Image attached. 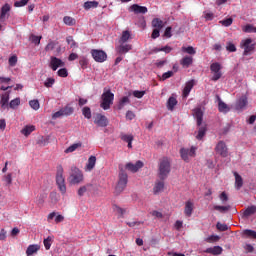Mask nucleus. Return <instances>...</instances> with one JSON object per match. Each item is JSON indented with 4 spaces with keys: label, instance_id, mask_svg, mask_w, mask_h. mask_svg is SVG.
Returning <instances> with one entry per match:
<instances>
[{
    "label": "nucleus",
    "instance_id": "22",
    "mask_svg": "<svg viewBox=\"0 0 256 256\" xmlns=\"http://www.w3.org/2000/svg\"><path fill=\"white\" fill-rule=\"evenodd\" d=\"M204 253H209L210 255H221L223 253V248L221 246H214L207 248Z\"/></svg>",
    "mask_w": 256,
    "mask_h": 256
},
{
    "label": "nucleus",
    "instance_id": "35",
    "mask_svg": "<svg viewBox=\"0 0 256 256\" xmlns=\"http://www.w3.org/2000/svg\"><path fill=\"white\" fill-rule=\"evenodd\" d=\"M256 213V206L255 205H252V206H249L243 213V217H251V215H255Z\"/></svg>",
    "mask_w": 256,
    "mask_h": 256
},
{
    "label": "nucleus",
    "instance_id": "8",
    "mask_svg": "<svg viewBox=\"0 0 256 256\" xmlns=\"http://www.w3.org/2000/svg\"><path fill=\"white\" fill-rule=\"evenodd\" d=\"M91 55L96 63H105L107 61V53L103 50L92 49Z\"/></svg>",
    "mask_w": 256,
    "mask_h": 256
},
{
    "label": "nucleus",
    "instance_id": "40",
    "mask_svg": "<svg viewBox=\"0 0 256 256\" xmlns=\"http://www.w3.org/2000/svg\"><path fill=\"white\" fill-rule=\"evenodd\" d=\"M41 39H43L42 36H37L35 34H31L29 37V40L31 43H34V45H41Z\"/></svg>",
    "mask_w": 256,
    "mask_h": 256
},
{
    "label": "nucleus",
    "instance_id": "2",
    "mask_svg": "<svg viewBox=\"0 0 256 256\" xmlns=\"http://www.w3.org/2000/svg\"><path fill=\"white\" fill-rule=\"evenodd\" d=\"M101 99L102 102L100 104V107L104 109V111H107L108 109H111V106L113 105V101L115 100V94H113L110 89H104Z\"/></svg>",
    "mask_w": 256,
    "mask_h": 256
},
{
    "label": "nucleus",
    "instance_id": "13",
    "mask_svg": "<svg viewBox=\"0 0 256 256\" xmlns=\"http://www.w3.org/2000/svg\"><path fill=\"white\" fill-rule=\"evenodd\" d=\"M125 167L128 171H131V173H137V171H139V169H142L143 162H141V160H138L135 164L129 162L126 164Z\"/></svg>",
    "mask_w": 256,
    "mask_h": 256
},
{
    "label": "nucleus",
    "instance_id": "51",
    "mask_svg": "<svg viewBox=\"0 0 256 256\" xmlns=\"http://www.w3.org/2000/svg\"><path fill=\"white\" fill-rule=\"evenodd\" d=\"M243 233H244V235L246 237H250L251 239H256V232H255V230L246 229V230H244Z\"/></svg>",
    "mask_w": 256,
    "mask_h": 256
},
{
    "label": "nucleus",
    "instance_id": "24",
    "mask_svg": "<svg viewBox=\"0 0 256 256\" xmlns=\"http://www.w3.org/2000/svg\"><path fill=\"white\" fill-rule=\"evenodd\" d=\"M233 175L235 177V187L239 191V189L243 187V177H241L237 172H233Z\"/></svg>",
    "mask_w": 256,
    "mask_h": 256
},
{
    "label": "nucleus",
    "instance_id": "6",
    "mask_svg": "<svg viewBox=\"0 0 256 256\" xmlns=\"http://www.w3.org/2000/svg\"><path fill=\"white\" fill-rule=\"evenodd\" d=\"M83 181V172L77 167L71 168L70 183L72 185H79Z\"/></svg>",
    "mask_w": 256,
    "mask_h": 256
},
{
    "label": "nucleus",
    "instance_id": "11",
    "mask_svg": "<svg viewBox=\"0 0 256 256\" xmlns=\"http://www.w3.org/2000/svg\"><path fill=\"white\" fill-rule=\"evenodd\" d=\"M94 124L97 125V127H107V125H109V119H107L105 115L98 113L94 117Z\"/></svg>",
    "mask_w": 256,
    "mask_h": 256
},
{
    "label": "nucleus",
    "instance_id": "42",
    "mask_svg": "<svg viewBox=\"0 0 256 256\" xmlns=\"http://www.w3.org/2000/svg\"><path fill=\"white\" fill-rule=\"evenodd\" d=\"M242 31L244 33H256V27L253 26L252 24H247L242 28Z\"/></svg>",
    "mask_w": 256,
    "mask_h": 256
},
{
    "label": "nucleus",
    "instance_id": "29",
    "mask_svg": "<svg viewBox=\"0 0 256 256\" xmlns=\"http://www.w3.org/2000/svg\"><path fill=\"white\" fill-rule=\"evenodd\" d=\"M91 187H93L92 184H86L78 189V195L79 197H83L87 193V191H91Z\"/></svg>",
    "mask_w": 256,
    "mask_h": 256
},
{
    "label": "nucleus",
    "instance_id": "4",
    "mask_svg": "<svg viewBox=\"0 0 256 256\" xmlns=\"http://www.w3.org/2000/svg\"><path fill=\"white\" fill-rule=\"evenodd\" d=\"M129 181V176L125 170L121 169L118 175V183L116 185V192L123 193L125 191V187H127V183Z\"/></svg>",
    "mask_w": 256,
    "mask_h": 256
},
{
    "label": "nucleus",
    "instance_id": "59",
    "mask_svg": "<svg viewBox=\"0 0 256 256\" xmlns=\"http://www.w3.org/2000/svg\"><path fill=\"white\" fill-rule=\"evenodd\" d=\"M29 3V0H20L14 3V7H25Z\"/></svg>",
    "mask_w": 256,
    "mask_h": 256
},
{
    "label": "nucleus",
    "instance_id": "10",
    "mask_svg": "<svg viewBox=\"0 0 256 256\" xmlns=\"http://www.w3.org/2000/svg\"><path fill=\"white\" fill-rule=\"evenodd\" d=\"M210 70L212 71V73H214L213 77H212V81H219L220 77H222V73H221V64L215 62L212 63L210 65Z\"/></svg>",
    "mask_w": 256,
    "mask_h": 256
},
{
    "label": "nucleus",
    "instance_id": "46",
    "mask_svg": "<svg viewBox=\"0 0 256 256\" xmlns=\"http://www.w3.org/2000/svg\"><path fill=\"white\" fill-rule=\"evenodd\" d=\"M127 103H130L129 97L127 96L122 97L121 100L119 101L118 109L119 110L123 109V107H125V104Z\"/></svg>",
    "mask_w": 256,
    "mask_h": 256
},
{
    "label": "nucleus",
    "instance_id": "49",
    "mask_svg": "<svg viewBox=\"0 0 256 256\" xmlns=\"http://www.w3.org/2000/svg\"><path fill=\"white\" fill-rule=\"evenodd\" d=\"M19 105H21V99L19 98H15L9 103V107L11 109H15L16 107H19Z\"/></svg>",
    "mask_w": 256,
    "mask_h": 256
},
{
    "label": "nucleus",
    "instance_id": "9",
    "mask_svg": "<svg viewBox=\"0 0 256 256\" xmlns=\"http://www.w3.org/2000/svg\"><path fill=\"white\" fill-rule=\"evenodd\" d=\"M215 151L217 155H220V157H227L229 155V149L227 148V144L223 140H220L216 144Z\"/></svg>",
    "mask_w": 256,
    "mask_h": 256
},
{
    "label": "nucleus",
    "instance_id": "34",
    "mask_svg": "<svg viewBox=\"0 0 256 256\" xmlns=\"http://www.w3.org/2000/svg\"><path fill=\"white\" fill-rule=\"evenodd\" d=\"M218 111H220V113H229L230 109H229V106H227V104L225 102L219 100Z\"/></svg>",
    "mask_w": 256,
    "mask_h": 256
},
{
    "label": "nucleus",
    "instance_id": "57",
    "mask_svg": "<svg viewBox=\"0 0 256 256\" xmlns=\"http://www.w3.org/2000/svg\"><path fill=\"white\" fill-rule=\"evenodd\" d=\"M206 243H216L219 241V236L211 235L205 239Z\"/></svg>",
    "mask_w": 256,
    "mask_h": 256
},
{
    "label": "nucleus",
    "instance_id": "38",
    "mask_svg": "<svg viewBox=\"0 0 256 256\" xmlns=\"http://www.w3.org/2000/svg\"><path fill=\"white\" fill-rule=\"evenodd\" d=\"M60 110H62L64 117H69V115H73V112L75 111V109H73V107H71L70 105H66Z\"/></svg>",
    "mask_w": 256,
    "mask_h": 256
},
{
    "label": "nucleus",
    "instance_id": "37",
    "mask_svg": "<svg viewBox=\"0 0 256 256\" xmlns=\"http://www.w3.org/2000/svg\"><path fill=\"white\" fill-rule=\"evenodd\" d=\"M152 27H154L155 29H163L164 24H163V20L159 19V18H154L152 20Z\"/></svg>",
    "mask_w": 256,
    "mask_h": 256
},
{
    "label": "nucleus",
    "instance_id": "3",
    "mask_svg": "<svg viewBox=\"0 0 256 256\" xmlns=\"http://www.w3.org/2000/svg\"><path fill=\"white\" fill-rule=\"evenodd\" d=\"M56 185L61 195L67 193V184H65V176H63V166H57Z\"/></svg>",
    "mask_w": 256,
    "mask_h": 256
},
{
    "label": "nucleus",
    "instance_id": "33",
    "mask_svg": "<svg viewBox=\"0 0 256 256\" xmlns=\"http://www.w3.org/2000/svg\"><path fill=\"white\" fill-rule=\"evenodd\" d=\"M0 105L2 109H5L9 105V93L6 92L1 96Z\"/></svg>",
    "mask_w": 256,
    "mask_h": 256
},
{
    "label": "nucleus",
    "instance_id": "20",
    "mask_svg": "<svg viewBox=\"0 0 256 256\" xmlns=\"http://www.w3.org/2000/svg\"><path fill=\"white\" fill-rule=\"evenodd\" d=\"M163 189H165V182H164V180L156 181V183L154 185V188H153L154 195H157V194L161 193V191H163Z\"/></svg>",
    "mask_w": 256,
    "mask_h": 256
},
{
    "label": "nucleus",
    "instance_id": "48",
    "mask_svg": "<svg viewBox=\"0 0 256 256\" xmlns=\"http://www.w3.org/2000/svg\"><path fill=\"white\" fill-rule=\"evenodd\" d=\"M226 51H229V53H235L237 51V47L233 42H227L226 43Z\"/></svg>",
    "mask_w": 256,
    "mask_h": 256
},
{
    "label": "nucleus",
    "instance_id": "41",
    "mask_svg": "<svg viewBox=\"0 0 256 256\" xmlns=\"http://www.w3.org/2000/svg\"><path fill=\"white\" fill-rule=\"evenodd\" d=\"M181 51L183 53H187L188 55H195V53H197V51L195 50V48H193V46H188V47L183 46L181 48Z\"/></svg>",
    "mask_w": 256,
    "mask_h": 256
},
{
    "label": "nucleus",
    "instance_id": "55",
    "mask_svg": "<svg viewBox=\"0 0 256 256\" xmlns=\"http://www.w3.org/2000/svg\"><path fill=\"white\" fill-rule=\"evenodd\" d=\"M220 24L223 25V27H231V25H233V18L222 20L220 21Z\"/></svg>",
    "mask_w": 256,
    "mask_h": 256
},
{
    "label": "nucleus",
    "instance_id": "64",
    "mask_svg": "<svg viewBox=\"0 0 256 256\" xmlns=\"http://www.w3.org/2000/svg\"><path fill=\"white\" fill-rule=\"evenodd\" d=\"M244 249H245L246 253H253L255 251V248L251 244H246L244 246Z\"/></svg>",
    "mask_w": 256,
    "mask_h": 256
},
{
    "label": "nucleus",
    "instance_id": "58",
    "mask_svg": "<svg viewBox=\"0 0 256 256\" xmlns=\"http://www.w3.org/2000/svg\"><path fill=\"white\" fill-rule=\"evenodd\" d=\"M171 77H173V71H168L162 75L161 80L166 81V79H171Z\"/></svg>",
    "mask_w": 256,
    "mask_h": 256
},
{
    "label": "nucleus",
    "instance_id": "36",
    "mask_svg": "<svg viewBox=\"0 0 256 256\" xmlns=\"http://www.w3.org/2000/svg\"><path fill=\"white\" fill-rule=\"evenodd\" d=\"M79 147H83V143L78 142V143H74L71 146H69L66 150L65 153H73L74 151H77V149H79Z\"/></svg>",
    "mask_w": 256,
    "mask_h": 256
},
{
    "label": "nucleus",
    "instance_id": "5",
    "mask_svg": "<svg viewBox=\"0 0 256 256\" xmlns=\"http://www.w3.org/2000/svg\"><path fill=\"white\" fill-rule=\"evenodd\" d=\"M180 157L185 163H189L191 161V157H197V147L192 146L189 148H181L180 149Z\"/></svg>",
    "mask_w": 256,
    "mask_h": 256
},
{
    "label": "nucleus",
    "instance_id": "21",
    "mask_svg": "<svg viewBox=\"0 0 256 256\" xmlns=\"http://www.w3.org/2000/svg\"><path fill=\"white\" fill-rule=\"evenodd\" d=\"M9 11H11V6L9 4H5L4 6H2L0 12L1 21H4V19H7L9 17Z\"/></svg>",
    "mask_w": 256,
    "mask_h": 256
},
{
    "label": "nucleus",
    "instance_id": "12",
    "mask_svg": "<svg viewBox=\"0 0 256 256\" xmlns=\"http://www.w3.org/2000/svg\"><path fill=\"white\" fill-rule=\"evenodd\" d=\"M59 67H65V62L55 56H52L50 58V68L52 69V71H57Z\"/></svg>",
    "mask_w": 256,
    "mask_h": 256
},
{
    "label": "nucleus",
    "instance_id": "47",
    "mask_svg": "<svg viewBox=\"0 0 256 256\" xmlns=\"http://www.w3.org/2000/svg\"><path fill=\"white\" fill-rule=\"evenodd\" d=\"M214 209H215V211H219L220 213H227V211H229V209H231V206L215 205Z\"/></svg>",
    "mask_w": 256,
    "mask_h": 256
},
{
    "label": "nucleus",
    "instance_id": "60",
    "mask_svg": "<svg viewBox=\"0 0 256 256\" xmlns=\"http://www.w3.org/2000/svg\"><path fill=\"white\" fill-rule=\"evenodd\" d=\"M218 231H227L229 229V226H227V224H221V223H217L216 225Z\"/></svg>",
    "mask_w": 256,
    "mask_h": 256
},
{
    "label": "nucleus",
    "instance_id": "19",
    "mask_svg": "<svg viewBox=\"0 0 256 256\" xmlns=\"http://www.w3.org/2000/svg\"><path fill=\"white\" fill-rule=\"evenodd\" d=\"M180 65L184 67V69H189L191 65H193V57L192 56H185L180 60Z\"/></svg>",
    "mask_w": 256,
    "mask_h": 256
},
{
    "label": "nucleus",
    "instance_id": "52",
    "mask_svg": "<svg viewBox=\"0 0 256 256\" xmlns=\"http://www.w3.org/2000/svg\"><path fill=\"white\" fill-rule=\"evenodd\" d=\"M66 43H68V45H70L71 49L77 47V42H75V40L73 39V36H68L66 38Z\"/></svg>",
    "mask_w": 256,
    "mask_h": 256
},
{
    "label": "nucleus",
    "instance_id": "31",
    "mask_svg": "<svg viewBox=\"0 0 256 256\" xmlns=\"http://www.w3.org/2000/svg\"><path fill=\"white\" fill-rule=\"evenodd\" d=\"M175 105H177V98L171 96L167 101L168 111H173V109H175Z\"/></svg>",
    "mask_w": 256,
    "mask_h": 256
},
{
    "label": "nucleus",
    "instance_id": "61",
    "mask_svg": "<svg viewBox=\"0 0 256 256\" xmlns=\"http://www.w3.org/2000/svg\"><path fill=\"white\" fill-rule=\"evenodd\" d=\"M10 67H15L17 65V56H11L8 60Z\"/></svg>",
    "mask_w": 256,
    "mask_h": 256
},
{
    "label": "nucleus",
    "instance_id": "39",
    "mask_svg": "<svg viewBox=\"0 0 256 256\" xmlns=\"http://www.w3.org/2000/svg\"><path fill=\"white\" fill-rule=\"evenodd\" d=\"M37 251H39V245H29L26 250V255L31 256L34 253H37Z\"/></svg>",
    "mask_w": 256,
    "mask_h": 256
},
{
    "label": "nucleus",
    "instance_id": "56",
    "mask_svg": "<svg viewBox=\"0 0 256 256\" xmlns=\"http://www.w3.org/2000/svg\"><path fill=\"white\" fill-rule=\"evenodd\" d=\"M51 241V236H48L46 239H44V247L46 251H49V249H51Z\"/></svg>",
    "mask_w": 256,
    "mask_h": 256
},
{
    "label": "nucleus",
    "instance_id": "15",
    "mask_svg": "<svg viewBox=\"0 0 256 256\" xmlns=\"http://www.w3.org/2000/svg\"><path fill=\"white\" fill-rule=\"evenodd\" d=\"M119 44L120 45L116 47V51L120 55L129 53V51H131V49H133V45H131V44H125V43H119Z\"/></svg>",
    "mask_w": 256,
    "mask_h": 256
},
{
    "label": "nucleus",
    "instance_id": "23",
    "mask_svg": "<svg viewBox=\"0 0 256 256\" xmlns=\"http://www.w3.org/2000/svg\"><path fill=\"white\" fill-rule=\"evenodd\" d=\"M96 163H97V157L90 156L88 158V162H87L86 167H85L86 171H93V169H95Z\"/></svg>",
    "mask_w": 256,
    "mask_h": 256
},
{
    "label": "nucleus",
    "instance_id": "27",
    "mask_svg": "<svg viewBox=\"0 0 256 256\" xmlns=\"http://www.w3.org/2000/svg\"><path fill=\"white\" fill-rule=\"evenodd\" d=\"M205 135H207V126H200L198 129V134L196 135V139L201 141Z\"/></svg>",
    "mask_w": 256,
    "mask_h": 256
},
{
    "label": "nucleus",
    "instance_id": "32",
    "mask_svg": "<svg viewBox=\"0 0 256 256\" xmlns=\"http://www.w3.org/2000/svg\"><path fill=\"white\" fill-rule=\"evenodd\" d=\"M33 131H35V126L34 125L25 126L21 130V134L25 135V137H29V135H31V133H33Z\"/></svg>",
    "mask_w": 256,
    "mask_h": 256
},
{
    "label": "nucleus",
    "instance_id": "62",
    "mask_svg": "<svg viewBox=\"0 0 256 256\" xmlns=\"http://www.w3.org/2000/svg\"><path fill=\"white\" fill-rule=\"evenodd\" d=\"M133 95L136 97V99H142V97L145 95V91L135 90Z\"/></svg>",
    "mask_w": 256,
    "mask_h": 256
},
{
    "label": "nucleus",
    "instance_id": "53",
    "mask_svg": "<svg viewBox=\"0 0 256 256\" xmlns=\"http://www.w3.org/2000/svg\"><path fill=\"white\" fill-rule=\"evenodd\" d=\"M55 85V79L54 78H47L46 81L44 82V86L47 89H50V87H53Z\"/></svg>",
    "mask_w": 256,
    "mask_h": 256
},
{
    "label": "nucleus",
    "instance_id": "25",
    "mask_svg": "<svg viewBox=\"0 0 256 256\" xmlns=\"http://www.w3.org/2000/svg\"><path fill=\"white\" fill-rule=\"evenodd\" d=\"M99 7V2L97 1H87L84 3L83 8L85 11H89V9H97Z\"/></svg>",
    "mask_w": 256,
    "mask_h": 256
},
{
    "label": "nucleus",
    "instance_id": "26",
    "mask_svg": "<svg viewBox=\"0 0 256 256\" xmlns=\"http://www.w3.org/2000/svg\"><path fill=\"white\" fill-rule=\"evenodd\" d=\"M247 107V97L242 96L236 103V109L239 111Z\"/></svg>",
    "mask_w": 256,
    "mask_h": 256
},
{
    "label": "nucleus",
    "instance_id": "43",
    "mask_svg": "<svg viewBox=\"0 0 256 256\" xmlns=\"http://www.w3.org/2000/svg\"><path fill=\"white\" fill-rule=\"evenodd\" d=\"M82 115L85 117V119H91V108L89 106L83 107Z\"/></svg>",
    "mask_w": 256,
    "mask_h": 256
},
{
    "label": "nucleus",
    "instance_id": "7",
    "mask_svg": "<svg viewBox=\"0 0 256 256\" xmlns=\"http://www.w3.org/2000/svg\"><path fill=\"white\" fill-rule=\"evenodd\" d=\"M253 43V40L251 38H247L246 40L241 42V47L242 49H244L243 55L247 56V55H251L253 53V51H255V44H251Z\"/></svg>",
    "mask_w": 256,
    "mask_h": 256
},
{
    "label": "nucleus",
    "instance_id": "14",
    "mask_svg": "<svg viewBox=\"0 0 256 256\" xmlns=\"http://www.w3.org/2000/svg\"><path fill=\"white\" fill-rule=\"evenodd\" d=\"M130 11H132L136 15H139V14L145 15V13H147L148 9L146 6H140L139 4H133L132 6H130Z\"/></svg>",
    "mask_w": 256,
    "mask_h": 256
},
{
    "label": "nucleus",
    "instance_id": "30",
    "mask_svg": "<svg viewBox=\"0 0 256 256\" xmlns=\"http://www.w3.org/2000/svg\"><path fill=\"white\" fill-rule=\"evenodd\" d=\"M129 39H131V32H129L128 30H124L119 39V43H127V41H129Z\"/></svg>",
    "mask_w": 256,
    "mask_h": 256
},
{
    "label": "nucleus",
    "instance_id": "50",
    "mask_svg": "<svg viewBox=\"0 0 256 256\" xmlns=\"http://www.w3.org/2000/svg\"><path fill=\"white\" fill-rule=\"evenodd\" d=\"M56 46H57V42L50 40L49 43L45 47V51H47V52L53 51V49H55Z\"/></svg>",
    "mask_w": 256,
    "mask_h": 256
},
{
    "label": "nucleus",
    "instance_id": "18",
    "mask_svg": "<svg viewBox=\"0 0 256 256\" xmlns=\"http://www.w3.org/2000/svg\"><path fill=\"white\" fill-rule=\"evenodd\" d=\"M120 139L124 141V143H128V149H133V135L131 134H122L120 135Z\"/></svg>",
    "mask_w": 256,
    "mask_h": 256
},
{
    "label": "nucleus",
    "instance_id": "54",
    "mask_svg": "<svg viewBox=\"0 0 256 256\" xmlns=\"http://www.w3.org/2000/svg\"><path fill=\"white\" fill-rule=\"evenodd\" d=\"M57 74H58V77H63V78L69 77V72L67 71V68L59 69Z\"/></svg>",
    "mask_w": 256,
    "mask_h": 256
},
{
    "label": "nucleus",
    "instance_id": "44",
    "mask_svg": "<svg viewBox=\"0 0 256 256\" xmlns=\"http://www.w3.org/2000/svg\"><path fill=\"white\" fill-rule=\"evenodd\" d=\"M63 21H64L65 25H68L69 27H72V25H75V23H76L75 19L70 16H65L63 18Z\"/></svg>",
    "mask_w": 256,
    "mask_h": 256
},
{
    "label": "nucleus",
    "instance_id": "16",
    "mask_svg": "<svg viewBox=\"0 0 256 256\" xmlns=\"http://www.w3.org/2000/svg\"><path fill=\"white\" fill-rule=\"evenodd\" d=\"M193 112H194V117L196 119L197 126L201 127L203 123V111L201 110V108H195Z\"/></svg>",
    "mask_w": 256,
    "mask_h": 256
},
{
    "label": "nucleus",
    "instance_id": "28",
    "mask_svg": "<svg viewBox=\"0 0 256 256\" xmlns=\"http://www.w3.org/2000/svg\"><path fill=\"white\" fill-rule=\"evenodd\" d=\"M184 213L186 217H191V215H193V204L191 201L186 202Z\"/></svg>",
    "mask_w": 256,
    "mask_h": 256
},
{
    "label": "nucleus",
    "instance_id": "45",
    "mask_svg": "<svg viewBox=\"0 0 256 256\" xmlns=\"http://www.w3.org/2000/svg\"><path fill=\"white\" fill-rule=\"evenodd\" d=\"M29 105L31 109H34V111H39L41 105L39 104V100H30Z\"/></svg>",
    "mask_w": 256,
    "mask_h": 256
},
{
    "label": "nucleus",
    "instance_id": "63",
    "mask_svg": "<svg viewBox=\"0 0 256 256\" xmlns=\"http://www.w3.org/2000/svg\"><path fill=\"white\" fill-rule=\"evenodd\" d=\"M4 181L6 182L7 185H11V183H13V177L11 173L4 176Z\"/></svg>",
    "mask_w": 256,
    "mask_h": 256
},
{
    "label": "nucleus",
    "instance_id": "1",
    "mask_svg": "<svg viewBox=\"0 0 256 256\" xmlns=\"http://www.w3.org/2000/svg\"><path fill=\"white\" fill-rule=\"evenodd\" d=\"M169 173H171V159L163 157L159 161L158 177L161 181H165L169 177Z\"/></svg>",
    "mask_w": 256,
    "mask_h": 256
},
{
    "label": "nucleus",
    "instance_id": "17",
    "mask_svg": "<svg viewBox=\"0 0 256 256\" xmlns=\"http://www.w3.org/2000/svg\"><path fill=\"white\" fill-rule=\"evenodd\" d=\"M195 87V80H189L186 82L185 87L183 89V97H189V93H191V89Z\"/></svg>",
    "mask_w": 256,
    "mask_h": 256
}]
</instances>
